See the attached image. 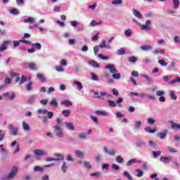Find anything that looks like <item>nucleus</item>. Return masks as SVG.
Here are the masks:
<instances>
[{
  "label": "nucleus",
  "instance_id": "nucleus-1",
  "mask_svg": "<svg viewBox=\"0 0 180 180\" xmlns=\"http://www.w3.org/2000/svg\"><path fill=\"white\" fill-rule=\"evenodd\" d=\"M39 119H42V122L44 124L49 123V119H53L54 112L53 111H49L47 109H39L37 111Z\"/></svg>",
  "mask_w": 180,
  "mask_h": 180
},
{
  "label": "nucleus",
  "instance_id": "nucleus-2",
  "mask_svg": "<svg viewBox=\"0 0 180 180\" xmlns=\"http://www.w3.org/2000/svg\"><path fill=\"white\" fill-rule=\"evenodd\" d=\"M63 120L61 118L56 119V124L53 126L54 131L56 132V136L60 139L64 137V129H63Z\"/></svg>",
  "mask_w": 180,
  "mask_h": 180
},
{
  "label": "nucleus",
  "instance_id": "nucleus-3",
  "mask_svg": "<svg viewBox=\"0 0 180 180\" xmlns=\"http://www.w3.org/2000/svg\"><path fill=\"white\" fill-rule=\"evenodd\" d=\"M10 77H16L15 82H19V85H22V84H24V82H26L27 81V78H26L24 75H22L20 78V77L19 76V74L15 72H11Z\"/></svg>",
  "mask_w": 180,
  "mask_h": 180
},
{
  "label": "nucleus",
  "instance_id": "nucleus-4",
  "mask_svg": "<svg viewBox=\"0 0 180 180\" xmlns=\"http://www.w3.org/2000/svg\"><path fill=\"white\" fill-rule=\"evenodd\" d=\"M18 168L17 167V166H13L11 168L10 173L4 177V179L5 180L13 179V178L16 176V174H18Z\"/></svg>",
  "mask_w": 180,
  "mask_h": 180
},
{
  "label": "nucleus",
  "instance_id": "nucleus-5",
  "mask_svg": "<svg viewBox=\"0 0 180 180\" xmlns=\"http://www.w3.org/2000/svg\"><path fill=\"white\" fill-rule=\"evenodd\" d=\"M35 156V158L37 161H40L41 160V156L43 155H49V153L46 152L44 150H40V149H37L34 151Z\"/></svg>",
  "mask_w": 180,
  "mask_h": 180
},
{
  "label": "nucleus",
  "instance_id": "nucleus-6",
  "mask_svg": "<svg viewBox=\"0 0 180 180\" xmlns=\"http://www.w3.org/2000/svg\"><path fill=\"white\" fill-rule=\"evenodd\" d=\"M8 129L11 130L10 134L11 136H16L19 134V128L18 127H15L13 124H8Z\"/></svg>",
  "mask_w": 180,
  "mask_h": 180
},
{
  "label": "nucleus",
  "instance_id": "nucleus-7",
  "mask_svg": "<svg viewBox=\"0 0 180 180\" xmlns=\"http://www.w3.org/2000/svg\"><path fill=\"white\" fill-rule=\"evenodd\" d=\"M105 70H109L111 74H116V72H119V70L115 68V65H107L105 66Z\"/></svg>",
  "mask_w": 180,
  "mask_h": 180
},
{
  "label": "nucleus",
  "instance_id": "nucleus-8",
  "mask_svg": "<svg viewBox=\"0 0 180 180\" xmlns=\"http://www.w3.org/2000/svg\"><path fill=\"white\" fill-rule=\"evenodd\" d=\"M103 151L105 153L108 155H111L112 157H114V155H116V151L115 149L108 150V148L104 147Z\"/></svg>",
  "mask_w": 180,
  "mask_h": 180
},
{
  "label": "nucleus",
  "instance_id": "nucleus-9",
  "mask_svg": "<svg viewBox=\"0 0 180 180\" xmlns=\"http://www.w3.org/2000/svg\"><path fill=\"white\" fill-rule=\"evenodd\" d=\"M9 44H11V41H4L0 46V53L5 51Z\"/></svg>",
  "mask_w": 180,
  "mask_h": 180
},
{
  "label": "nucleus",
  "instance_id": "nucleus-10",
  "mask_svg": "<svg viewBox=\"0 0 180 180\" xmlns=\"http://www.w3.org/2000/svg\"><path fill=\"white\" fill-rule=\"evenodd\" d=\"M37 98V95L32 94L28 98L27 101V103H28L29 105H33V103H34Z\"/></svg>",
  "mask_w": 180,
  "mask_h": 180
},
{
  "label": "nucleus",
  "instance_id": "nucleus-11",
  "mask_svg": "<svg viewBox=\"0 0 180 180\" xmlns=\"http://www.w3.org/2000/svg\"><path fill=\"white\" fill-rule=\"evenodd\" d=\"M129 95L131 96H139V98H141V99L147 97V94H146L144 93H136V92H133V91H131L129 93Z\"/></svg>",
  "mask_w": 180,
  "mask_h": 180
},
{
  "label": "nucleus",
  "instance_id": "nucleus-12",
  "mask_svg": "<svg viewBox=\"0 0 180 180\" xmlns=\"http://www.w3.org/2000/svg\"><path fill=\"white\" fill-rule=\"evenodd\" d=\"M171 160H172V158L171 156H169V157L161 156L160 158V161L161 162H163V164H167V163L169 162V161H171Z\"/></svg>",
  "mask_w": 180,
  "mask_h": 180
},
{
  "label": "nucleus",
  "instance_id": "nucleus-13",
  "mask_svg": "<svg viewBox=\"0 0 180 180\" xmlns=\"http://www.w3.org/2000/svg\"><path fill=\"white\" fill-rule=\"evenodd\" d=\"M140 162H141V160H139L137 159H131L127 162L126 165L127 167H130V165H133V164H140Z\"/></svg>",
  "mask_w": 180,
  "mask_h": 180
},
{
  "label": "nucleus",
  "instance_id": "nucleus-14",
  "mask_svg": "<svg viewBox=\"0 0 180 180\" xmlns=\"http://www.w3.org/2000/svg\"><path fill=\"white\" fill-rule=\"evenodd\" d=\"M88 64H89V65H91L94 68H101V66H99L98 63H96V61H95L94 60H89Z\"/></svg>",
  "mask_w": 180,
  "mask_h": 180
},
{
  "label": "nucleus",
  "instance_id": "nucleus-15",
  "mask_svg": "<svg viewBox=\"0 0 180 180\" xmlns=\"http://www.w3.org/2000/svg\"><path fill=\"white\" fill-rule=\"evenodd\" d=\"M94 113L95 115H98L99 116H109V112L103 110H96Z\"/></svg>",
  "mask_w": 180,
  "mask_h": 180
},
{
  "label": "nucleus",
  "instance_id": "nucleus-16",
  "mask_svg": "<svg viewBox=\"0 0 180 180\" xmlns=\"http://www.w3.org/2000/svg\"><path fill=\"white\" fill-rule=\"evenodd\" d=\"M142 77L148 82V85H151V84H154V81H153V79H151L150 76L147 75H143Z\"/></svg>",
  "mask_w": 180,
  "mask_h": 180
},
{
  "label": "nucleus",
  "instance_id": "nucleus-17",
  "mask_svg": "<svg viewBox=\"0 0 180 180\" xmlns=\"http://www.w3.org/2000/svg\"><path fill=\"white\" fill-rule=\"evenodd\" d=\"M73 85H75L77 86L78 91H82V88H84V86H82V83L77 80L73 82Z\"/></svg>",
  "mask_w": 180,
  "mask_h": 180
},
{
  "label": "nucleus",
  "instance_id": "nucleus-18",
  "mask_svg": "<svg viewBox=\"0 0 180 180\" xmlns=\"http://www.w3.org/2000/svg\"><path fill=\"white\" fill-rule=\"evenodd\" d=\"M133 14L137 19H143V15H141V13L140 11H137L136 9H134L132 11Z\"/></svg>",
  "mask_w": 180,
  "mask_h": 180
},
{
  "label": "nucleus",
  "instance_id": "nucleus-19",
  "mask_svg": "<svg viewBox=\"0 0 180 180\" xmlns=\"http://www.w3.org/2000/svg\"><path fill=\"white\" fill-rule=\"evenodd\" d=\"M140 49L143 51H150V50H153V46L150 45H143L140 46Z\"/></svg>",
  "mask_w": 180,
  "mask_h": 180
},
{
  "label": "nucleus",
  "instance_id": "nucleus-20",
  "mask_svg": "<svg viewBox=\"0 0 180 180\" xmlns=\"http://www.w3.org/2000/svg\"><path fill=\"white\" fill-rule=\"evenodd\" d=\"M24 23H34L36 22V18L33 17H28L23 20Z\"/></svg>",
  "mask_w": 180,
  "mask_h": 180
},
{
  "label": "nucleus",
  "instance_id": "nucleus-21",
  "mask_svg": "<svg viewBox=\"0 0 180 180\" xmlns=\"http://www.w3.org/2000/svg\"><path fill=\"white\" fill-rule=\"evenodd\" d=\"M148 146H150V147L153 150H157V148H158V145H157V143H155L154 141H149Z\"/></svg>",
  "mask_w": 180,
  "mask_h": 180
},
{
  "label": "nucleus",
  "instance_id": "nucleus-22",
  "mask_svg": "<svg viewBox=\"0 0 180 180\" xmlns=\"http://www.w3.org/2000/svg\"><path fill=\"white\" fill-rule=\"evenodd\" d=\"M153 54L157 56V54H165V49H154Z\"/></svg>",
  "mask_w": 180,
  "mask_h": 180
},
{
  "label": "nucleus",
  "instance_id": "nucleus-23",
  "mask_svg": "<svg viewBox=\"0 0 180 180\" xmlns=\"http://www.w3.org/2000/svg\"><path fill=\"white\" fill-rule=\"evenodd\" d=\"M65 124L67 129H68V130H71L72 131H74L75 130V127H74V124H72V123L65 122Z\"/></svg>",
  "mask_w": 180,
  "mask_h": 180
},
{
  "label": "nucleus",
  "instance_id": "nucleus-24",
  "mask_svg": "<svg viewBox=\"0 0 180 180\" xmlns=\"http://www.w3.org/2000/svg\"><path fill=\"white\" fill-rule=\"evenodd\" d=\"M22 129L24 131H30V125L26 122H22Z\"/></svg>",
  "mask_w": 180,
  "mask_h": 180
},
{
  "label": "nucleus",
  "instance_id": "nucleus-25",
  "mask_svg": "<svg viewBox=\"0 0 180 180\" xmlns=\"http://www.w3.org/2000/svg\"><path fill=\"white\" fill-rule=\"evenodd\" d=\"M75 154L76 157H78V158H84L85 153L81 150H75Z\"/></svg>",
  "mask_w": 180,
  "mask_h": 180
},
{
  "label": "nucleus",
  "instance_id": "nucleus-26",
  "mask_svg": "<svg viewBox=\"0 0 180 180\" xmlns=\"http://www.w3.org/2000/svg\"><path fill=\"white\" fill-rule=\"evenodd\" d=\"M32 46L34 48V49H35V50H41V44L39 42L32 43Z\"/></svg>",
  "mask_w": 180,
  "mask_h": 180
},
{
  "label": "nucleus",
  "instance_id": "nucleus-27",
  "mask_svg": "<svg viewBox=\"0 0 180 180\" xmlns=\"http://www.w3.org/2000/svg\"><path fill=\"white\" fill-rule=\"evenodd\" d=\"M136 147H146V142L141 140L136 141Z\"/></svg>",
  "mask_w": 180,
  "mask_h": 180
},
{
  "label": "nucleus",
  "instance_id": "nucleus-28",
  "mask_svg": "<svg viewBox=\"0 0 180 180\" xmlns=\"http://www.w3.org/2000/svg\"><path fill=\"white\" fill-rule=\"evenodd\" d=\"M26 88V91H27L28 92H30V91H32L33 89V82H30L25 86Z\"/></svg>",
  "mask_w": 180,
  "mask_h": 180
},
{
  "label": "nucleus",
  "instance_id": "nucleus-29",
  "mask_svg": "<svg viewBox=\"0 0 180 180\" xmlns=\"http://www.w3.org/2000/svg\"><path fill=\"white\" fill-rule=\"evenodd\" d=\"M161 153H162L161 150L152 151L153 158H158V157L161 155Z\"/></svg>",
  "mask_w": 180,
  "mask_h": 180
},
{
  "label": "nucleus",
  "instance_id": "nucleus-30",
  "mask_svg": "<svg viewBox=\"0 0 180 180\" xmlns=\"http://www.w3.org/2000/svg\"><path fill=\"white\" fill-rule=\"evenodd\" d=\"M28 67L32 71H36V70H37V66L36 65V63H30Z\"/></svg>",
  "mask_w": 180,
  "mask_h": 180
},
{
  "label": "nucleus",
  "instance_id": "nucleus-31",
  "mask_svg": "<svg viewBox=\"0 0 180 180\" xmlns=\"http://www.w3.org/2000/svg\"><path fill=\"white\" fill-rule=\"evenodd\" d=\"M146 133H151L152 134L155 133L157 131V129H151V128H150V127H147L144 129Z\"/></svg>",
  "mask_w": 180,
  "mask_h": 180
},
{
  "label": "nucleus",
  "instance_id": "nucleus-32",
  "mask_svg": "<svg viewBox=\"0 0 180 180\" xmlns=\"http://www.w3.org/2000/svg\"><path fill=\"white\" fill-rule=\"evenodd\" d=\"M124 54H126V51L123 48H121V49H118L117 51V56H123Z\"/></svg>",
  "mask_w": 180,
  "mask_h": 180
},
{
  "label": "nucleus",
  "instance_id": "nucleus-33",
  "mask_svg": "<svg viewBox=\"0 0 180 180\" xmlns=\"http://www.w3.org/2000/svg\"><path fill=\"white\" fill-rule=\"evenodd\" d=\"M108 103L110 108H116L117 106L116 101H115L108 100Z\"/></svg>",
  "mask_w": 180,
  "mask_h": 180
},
{
  "label": "nucleus",
  "instance_id": "nucleus-34",
  "mask_svg": "<svg viewBox=\"0 0 180 180\" xmlns=\"http://www.w3.org/2000/svg\"><path fill=\"white\" fill-rule=\"evenodd\" d=\"M60 103L61 105H65V106H71L72 105V102L70 100L63 101Z\"/></svg>",
  "mask_w": 180,
  "mask_h": 180
},
{
  "label": "nucleus",
  "instance_id": "nucleus-35",
  "mask_svg": "<svg viewBox=\"0 0 180 180\" xmlns=\"http://www.w3.org/2000/svg\"><path fill=\"white\" fill-rule=\"evenodd\" d=\"M174 4V9H178L179 8V0H172Z\"/></svg>",
  "mask_w": 180,
  "mask_h": 180
},
{
  "label": "nucleus",
  "instance_id": "nucleus-36",
  "mask_svg": "<svg viewBox=\"0 0 180 180\" xmlns=\"http://www.w3.org/2000/svg\"><path fill=\"white\" fill-rule=\"evenodd\" d=\"M70 113H71V111L70 110H63L62 111V115H63L65 117H68Z\"/></svg>",
  "mask_w": 180,
  "mask_h": 180
},
{
  "label": "nucleus",
  "instance_id": "nucleus-37",
  "mask_svg": "<svg viewBox=\"0 0 180 180\" xmlns=\"http://www.w3.org/2000/svg\"><path fill=\"white\" fill-rule=\"evenodd\" d=\"M68 169V166H67V163H65V162H63V165L61 167L63 172H64V174H65L67 172Z\"/></svg>",
  "mask_w": 180,
  "mask_h": 180
},
{
  "label": "nucleus",
  "instance_id": "nucleus-38",
  "mask_svg": "<svg viewBox=\"0 0 180 180\" xmlns=\"http://www.w3.org/2000/svg\"><path fill=\"white\" fill-rule=\"evenodd\" d=\"M141 126V122L140 121H135L134 122V129L135 130H139Z\"/></svg>",
  "mask_w": 180,
  "mask_h": 180
},
{
  "label": "nucleus",
  "instance_id": "nucleus-39",
  "mask_svg": "<svg viewBox=\"0 0 180 180\" xmlns=\"http://www.w3.org/2000/svg\"><path fill=\"white\" fill-rule=\"evenodd\" d=\"M49 105H51V106L57 107L58 106V103L57 102V100H56V98H53L50 101Z\"/></svg>",
  "mask_w": 180,
  "mask_h": 180
},
{
  "label": "nucleus",
  "instance_id": "nucleus-40",
  "mask_svg": "<svg viewBox=\"0 0 180 180\" xmlns=\"http://www.w3.org/2000/svg\"><path fill=\"white\" fill-rule=\"evenodd\" d=\"M112 78H114V79H120V78L122 77V75H120V73L116 72V73H112Z\"/></svg>",
  "mask_w": 180,
  "mask_h": 180
},
{
  "label": "nucleus",
  "instance_id": "nucleus-41",
  "mask_svg": "<svg viewBox=\"0 0 180 180\" xmlns=\"http://www.w3.org/2000/svg\"><path fill=\"white\" fill-rule=\"evenodd\" d=\"M77 32H82L84 31V29H85V26H84V24H81L80 25L75 27Z\"/></svg>",
  "mask_w": 180,
  "mask_h": 180
},
{
  "label": "nucleus",
  "instance_id": "nucleus-42",
  "mask_svg": "<svg viewBox=\"0 0 180 180\" xmlns=\"http://www.w3.org/2000/svg\"><path fill=\"white\" fill-rule=\"evenodd\" d=\"M37 78L39 79V81H41V82H46V77H44V75H43L42 74H38Z\"/></svg>",
  "mask_w": 180,
  "mask_h": 180
},
{
  "label": "nucleus",
  "instance_id": "nucleus-43",
  "mask_svg": "<svg viewBox=\"0 0 180 180\" xmlns=\"http://www.w3.org/2000/svg\"><path fill=\"white\" fill-rule=\"evenodd\" d=\"M170 98L172 99V101H176L177 97L175 95V91H170Z\"/></svg>",
  "mask_w": 180,
  "mask_h": 180
},
{
  "label": "nucleus",
  "instance_id": "nucleus-44",
  "mask_svg": "<svg viewBox=\"0 0 180 180\" xmlns=\"http://www.w3.org/2000/svg\"><path fill=\"white\" fill-rule=\"evenodd\" d=\"M147 123L148 124H150V126H153V124H155V120H154L153 118H148Z\"/></svg>",
  "mask_w": 180,
  "mask_h": 180
},
{
  "label": "nucleus",
  "instance_id": "nucleus-45",
  "mask_svg": "<svg viewBox=\"0 0 180 180\" xmlns=\"http://www.w3.org/2000/svg\"><path fill=\"white\" fill-rule=\"evenodd\" d=\"M158 63L160 64V67H167V65H168V63H167L165 60H159Z\"/></svg>",
  "mask_w": 180,
  "mask_h": 180
},
{
  "label": "nucleus",
  "instance_id": "nucleus-46",
  "mask_svg": "<svg viewBox=\"0 0 180 180\" xmlns=\"http://www.w3.org/2000/svg\"><path fill=\"white\" fill-rule=\"evenodd\" d=\"M124 33V35L127 36V37H131L133 32L130 29H128L125 30Z\"/></svg>",
  "mask_w": 180,
  "mask_h": 180
},
{
  "label": "nucleus",
  "instance_id": "nucleus-47",
  "mask_svg": "<svg viewBox=\"0 0 180 180\" xmlns=\"http://www.w3.org/2000/svg\"><path fill=\"white\" fill-rule=\"evenodd\" d=\"M44 168L41 167H39V166H35L34 167V171L35 172H41L42 171H44Z\"/></svg>",
  "mask_w": 180,
  "mask_h": 180
},
{
  "label": "nucleus",
  "instance_id": "nucleus-48",
  "mask_svg": "<svg viewBox=\"0 0 180 180\" xmlns=\"http://www.w3.org/2000/svg\"><path fill=\"white\" fill-rule=\"evenodd\" d=\"M98 25H102V21L96 22V20H93L90 23V25L93 27H95Z\"/></svg>",
  "mask_w": 180,
  "mask_h": 180
},
{
  "label": "nucleus",
  "instance_id": "nucleus-49",
  "mask_svg": "<svg viewBox=\"0 0 180 180\" xmlns=\"http://www.w3.org/2000/svg\"><path fill=\"white\" fill-rule=\"evenodd\" d=\"M84 167L86 168V169H91L92 168V165L89 162H84Z\"/></svg>",
  "mask_w": 180,
  "mask_h": 180
},
{
  "label": "nucleus",
  "instance_id": "nucleus-50",
  "mask_svg": "<svg viewBox=\"0 0 180 180\" xmlns=\"http://www.w3.org/2000/svg\"><path fill=\"white\" fill-rule=\"evenodd\" d=\"M79 140H84L86 139V133L82 132L78 136Z\"/></svg>",
  "mask_w": 180,
  "mask_h": 180
},
{
  "label": "nucleus",
  "instance_id": "nucleus-51",
  "mask_svg": "<svg viewBox=\"0 0 180 180\" xmlns=\"http://www.w3.org/2000/svg\"><path fill=\"white\" fill-rule=\"evenodd\" d=\"M143 64H150V63H153V60L150 58H145L143 59Z\"/></svg>",
  "mask_w": 180,
  "mask_h": 180
},
{
  "label": "nucleus",
  "instance_id": "nucleus-52",
  "mask_svg": "<svg viewBox=\"0 0 180 180\" xmlns=\"http://www.w3.org/2000/svg\"><path fill=\"white\" fill-rule=\"evenodd\" d=\"M176 82H180V77H178L176 79H173L169 82L170 85H174V84H176Z\"/></svg>",
  "mask_w": 180,
  "mask_h": 180
},
{
  "label": "nucleus",
  "instance_id": "nucleus-53",
  "mask_svg": "<svg viewBox=\"0 0 180 180\" xmlns=\"http://www.w3.org/2000/svg\"><path fill=\"white\" fill-rule=\"evenodd\" d=\"M163 95H165V91H160V90L156 91V96L161 97Z\"/></svg>",
  "mask_w": 180,
  "mask_h": 180
},
{
  "label": "nucleus",
  "instance_id": "nucleus-54",
  "mask_svg": "<svg viewBox=\"0 0 180 180\" xmlns=\"http://www.w3.org/2000/svg\"><path fill=\"white\" fill-rule=\"evenodd\" d=\"M171 78H172V76H171V75H166V76H163L162 79L165 82H169V79H171Z\"/></svg>",
  "mask_w": 180,
  "mask_h": 180
},
{
  "label": "nucleus",
  "instance_id": "nucleus-55",
  "mask_svg": "<svg viewBox=\"0 0 180 180\" xmlns=\"http://www.w3.org/2000/svg\"><path fill=\"white\" fill-rule=\"evenodd\" d=\"M167 151H169V153H178V150L176 148L171 146L167 147Z\"/></svg>",
  "mask_w": 180,
  "mask_h": 180
},
{
  "label": "nucleus",
  "instance_id": "nucleus-56",
  "mask_svg": "<svg viewBox=\"0 0 180 180\" xmlns=\"http://www.w3.org/2000/svg\"><path fill=\"white\" fill-rule=\"evenodd\" d=\"M90 118L91 119L92 122H94V123H96V124L99 123V121L98 120V117L94 115H90Z\"/></svg>",
  "mask_w": 180,
  "mask_h": 180
},
{
  "label": "nucleus",
  "instance_id": "nucleus-57",
  "mask_svg": "<svg viewBox=\"0 0 180 180\" xmlns=\"http://www.w3.org/2000/svg\"><path fill=\"white\" fill-rule=\"evenodd\" d=\"M124 176H126L129 180H133V176H130L128 172H124L123 173Z\"/></svg>",
  "mask_w": 180,
  "mask_h": 180
},
{
  "label": "nucleus",
  "instance_id": "nucleus-58",
  "mask_svg": "<svg viewBox=\"0 0 180 180\" xmlns=\"http://www.w3.org/2000/svg\"><path fill=\"white\" fill-rule=\"evenodd\" d=\"M121 4H123L122 0H114L112 1V5H121Z\"/></svg>",
  "mask_w": 180,
  "mask_h": 180
},
{
  "label": "nucleus",
  "instance_id": "nucleus-59",
  "mask_svg": "<svg viewBox=\"0 0 180 180\" xmlns=\"http://www.w3.org/2000/svg\"><path fill=\"white\" fill-rule=\"evenodd\" d=\"M116 162L119 164H123V158L120 155L117 156Z\"/></svg>",
  "mask_w": 180,
  "mask_h": 180
},
{
  "label": "nucleus",
  "instance_id": "nucleus-60",
  "mask_svg": "<svg viewBox=\"0 0 180 180\" xmlns=\"http://www.w3.org/2000/svg\"><path fill=\"white\" fill-rule=\"evenodd\" d=\"M10 13L11 15H18V13H19V11L16 8H13L10 10Z\"/></svg>",
  "mask_w": 180,
  "mask_h": 180
},
{
  "label": "nucleus",
  "instance_id": "nucleus-61",
  "mask_svg": "<svg viewBox=\"0 0 180 180\" xmlns=\"http://www.w3.org/2000/svg\"><path fill=\"white\" fill-rule=\"evenodd\" d=\"M66 160L69 161V162H74V158L71 155H68L66 156Z\"/></svg>",
  "mask_w": 180,
  "mask_h": 180
},
{
  "label": "nucleus",
  "instance_id": "nucleus-62",
  "mask_svg": "<svg viewBox=\"0 0 180 180\" xmlns=\"http://www.w3.org/2000/svg\"><path fill=\"white\" fill-rule=\"evenodd\" d=\"M129 63H136V61H137V58L135 56H131L129 58Z\"/></svg>",
  "mask_w": 180,
  "mask_h": 180
},
{
  "label": "nucleus",
  "instance_id": "nucleus-63",
  "mask_svg": "<svg viewBox=\"0 0 180 180\" xmlns=\"http://www.w3.org/2000/svg\"><path fill=\"white\" fill-rule=\"evenodd\" d=\"M78 23H79V22H78V21H77V20L70 21L71 26H72V27H75V28L77 27V25H78Z\"/></svg>",
  "mask_w": 180,
  "mask_h": 180
},
{
  "label": "nucleus",
  "instance_id": "nucleus-64",
  "mask_svg": "<svg viewBox=\"0 0 180 180\" xmlns=\"http://www.w3.org/2000/svg\"><path fill=\"white\" fill-rule=\"evenodd\" d=\"M91 79L93 81H98V75H95V73H91Z\"/></svg>",
  "mask_w": 180,
  "mask_h": 180
}]
</instances>
